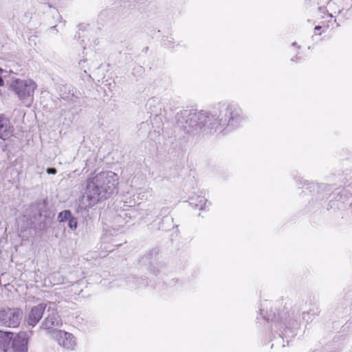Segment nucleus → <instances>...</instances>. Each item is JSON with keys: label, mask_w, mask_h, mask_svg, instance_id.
Here are the masks:
<instances>
[{"label": "nucleus", "mask_w": 352, "mask_h": 352, "mask_svg": "<svg viewBox=\"0 0 352 352\" xmlns=\"http://www.w3.org/2000/svg\"><path fill=\"white\" fill-rule=\"evenodd\" d=\"M72 217V213L69 210H64L58 214V219L60 222L68 221Z\"/></svg>", "instance_id": "14"}, {"label": "nucleus", "mask_w": 352, "mask_h": 352, "mask_svg": "<svg viewBox=\"0 0 352 352\" xmlns=\"http://www.w3.org/2000/svg\"><path fill=\"white\" fill-rule=\"evenodd\" d=\"M60 96H61L62 98H67V96L65 94H60Z\"/></svg>", "instance_id": "20"}, {"label": "nucleus", "mask_w": 352, "mask_h": 352, "mask_svg": "<svg viewBox=\"0 0 352 352\" xmlns=\"http://www.w3.org/2000/svg\"><path fill=\"white\" fill-rule=\"evenodd\" d=\"M14 133V126L11 124L10 120L4 115H0V138L7 140Z\"/></svg>", "instance_id": "12"}, {"label": "nucleus", "mask_w": 352, "mask_h": 352, "mask_svg": "<svg viewBox=\"0 0 352 352\" xmlns=\"http://www.w3.org/2000/svg\"><path fill=\"white\" fill-rule=\"evenodd\" d=\"M320 28H321V27L318 25V26H316L314 29H315V30H319Z\"/></svg>", "instance_id": "22"}, {"label": "nucleus", "mask_w": 352, "mask_h": 352, "mask_svg": "<svg viewBox=\"0 0 352 352\" xmlns=\"http://www.w3.org/2000/svg\"><path fill=\"white\" fill-rule=\"evenodd\" d=\"M46 315L43 321L41 324V327L44 329L51 331L52 332L56 330V327H60L62 324V320L56 309L54 308V305L52 302H48L47 309L45 311Z\"/></svg>", "instance_id": "7"}, {"label": "nucleus", "mask_w": 352, "mask_h": 352, "mask_svg": "<svg viewBox=\"0 0 352 352\" xmlns=\"http://www.w3.org/2000/svg\"><path fill=\"white\" fill-rule=\"evenodd\" d=\"M28 342L27 332L21 331L14 337L10 347L14 352H28Z\"/></svg>", "instance_id": "11"}, {"label": "nucleus", "mask_w": 352, "mask_h": 352, "mask_svg": "<svg viewBox=\"0 0 352 352\" xmlns=\"http://www.w3.org/2000/svg\"><path fill=\"white\" fill-rule=\"evenodd\" d=\"M77 213L83 217H86L89 215V211H77Z\"/></svg>", "instance_id": "18"}, {"label": "nucleus", "mask_w": 352, "mask_h": 352, "mask_svg": "<svg viewBox=\"0 0 352 352\" xmlns=\"http://www.w3.org/2000/svg\"><path fill=\"white\" fill-rule=\"evenodd\" d=\"M3 85V80L1 77H0V86H2Z\"/></svg>", "instance_id": "21"}, {"label": "nucleus", "mask_w": 352, "mask_h": 352, "mask_svg": "<svg viewBox=\"0 0 352 352\" xmlns=\"http://www.w3.org/2000/svg\"><path fill=\"white\" fill-rule=\"evenodd\" d=\"M46 172L48 174L55 175L57 173V170L54 168H47Z\"/></svg>", "instance_id": "17"}, {"label": "nucleus", "mask_w": 352, "mask_h": 352, "mask_svg": "<svg viewBox=\"0 0 352 352\" xmlns=\"http://www.w3.org/2000/svg\"><path fill=\"white\" fill-rule=\"evenodd\" d=\"M14 334L12 332L0 331V348L6 352L11 346Z\"/></svg>", "instance_id": "13"}, {"label": "nucleus", "mask_w": 352, "mask_h": 352, "mask_svg": "<svg viewBox=\"0 0 352 352\" xmlns=\"http://www.w3.org/2000/svg\"><path fill=\"white\" fill-rule=\"evenodd\" d=\"M53 337L59 345L67 349H72L75 346V340L72 333L61 330H54Z\"/></svg>", "instance_id": "10"}, {"label": "nucleus", "mask_w": 352, "mask_h": 352, "mask_svg": "<svg viewBox=\"0 0 352 352\" xmlns=\"http://www.w3.org/2000/svg\"><path fill=\"white\" fill-rule=\"evenodd\" d=\"M47 306V303H41L32 307L26 317L28 324L34 327L41 319L42 316L45 315Z\"/></svg>", "instance_id": "9"}, {"label": "nucleus", "mask_w": 352, "mask_h": 352, "mask_svg": "<svg viewBox=\"0 0 352 352\" xmlns=\"http://www.w3.org/2000/svg\"><path fill=\"white\" fill-rule=\"evenodd\" d=\"M77 224H78L77 219L73 217H72L68 220V226L69 227V228H71L72 230H75L77 228Z\"/></svg>", "instance_id": "15"}, {"label": "nucleus", "mask_w": 352, "mask_h": 352, "mask_svg": "<svg viewBox=\"0 0 352 352\" xmlns=\"http://www.w3.org/2000/svg\"><path fill=\"white\" fill-rule=\"evenodd\" d=\"M210 112L185 109L176 115V124L186 133L197 135L200 133H212L214 129L210 127V122L214 120Z\"/></svg>", "instance_id": "2"}, {"label": "nucleus", "mask_w": 352, "mask_h": 352, "mask_svg": "<svg viewBox=\"0 0 352 352\" xmlns=\"http://www.w3.org/2000/svg\"><path fill=\"white\" fill-rule=\"evenodd\" d=\"M202 201H204V204L203 205H201V206L200 209H201V210H205V209H206V200H205V199H203L202 200H201V201H200V202H201Z\"/></svg>", "instance_id": "19"}, {"label": "nucleus", "mask_w": 352, "mask_h": 352, "mask_svg": "<svg viewBox=\"0 0 352 352\" xmlns=\"http://www.w3.org/2000/svg\"><path fill=\"white\" fill-rule=\"evenodd\" d=\"M264 318L267 320H280L281 322L284 323L287 327H292L294 328H298V322H297V316L294 315V311L292 313L279 311L278 312L277 316L276 314H268L267 316H265Z\"/></svg>", "instance_id": "8"}, {"label": "nucleus", "mask_w": 352, "mask_h": 352, "mask_svg": "<svg viewBox=\"0 0 352 352\" xmlns=\"http://www.w3.org/2000/svg\"><path fill=\"white\" fill-rule=\"evenodd\" d=\"M306 314H309V313H305V312H304V313H303V316H305Z\"/></svg>", "instance_id": "24"}, {"label": "nucleus", "mask_w": 352, "mask_h": 352, "mask_svg": "<svg viewBox=\"0 0 352 352\" xmlns=\"http://www.w3.org/2000/svg\"><path fill=\"white\" fill-rule=\"evenodd\" d=\"M292 45L296 46V42H294V43H292Z\"/></svg>", "instance_id": "23"}, {"label": "nucleus", "mask_w": 352, "mask_h": 352, "mask_svg": "<svg viewBox=\"0 0 352 352\" xmlns=\"http://www.w3.org/2000/svg\"><path fill=\"white\" fill-rule=\"evenodd\" d=\"M211 113L214 119L212 120L213 122H210V127H213L214 132L228 125H236L245 118L241 109L236 104H229L226 107L222 105L219 114L216 111Z\"/></svg>", "instance_id": "3"}, {"label": "nucleus", "mask_w": 352, "mask_h": 352, "mask_svg": "<svg viewBox=\"0 0 352 352\" xmlns=\"http://www.w3.org/2000/svg\"><path fill=\"white\" fill-rule=\"evenodd\" d=\"M118 184V176L112 171H104L89 177L79 208L85 210L94 206L100 200L107 199L113 193Z\"/></svg>", "instance_id": "1"}, {"label": "nucleus", "mask_w": 352, "mask_h": 352, "mask_svg": "<svg viewBox=\"0 0 352 352\" xmlns=\"http://www.w3.org/2000/svg\"><path fill=\"white\" fill-rule=\"evenodd\" d=\"M23 313L19 308L0 309V325L8 327H17L23 318Z\"/></svg>", "instance_id": "5"}, {"label": "nucleus", "mask_w": 352, "mask_h": 352, "mask_svg": "<svg viewBox=\"0 0 352 352\" xmlns=\"http://www.w3.org/2000/svg\"><path fill=\"white\" fill-rule=\"evenodd\" d=\"M136 211H135L134 209H132L129 212H122V214H120V218L125 219L126 217L131 218L132 214H135Z\"/></svg>", "instance_id": "16"}, {"label": "nucleus", "mask_w": 352, "mask_h": 352, "mask_svg": "<svg viewBox=\"0 0 352 352\" xmlns=\"http://www.w3.org/2000/svg\"><path fill=\"white\" fill-rule=\"evenodd\" d=\"M37 85L36 82L30 79L14 80L10 85V89L17 96L19 99L25 104L26 107H30L33 102L34 94Z\"/></svg>", "instance_id": "4"}, {"label": "nucleus", "mask_w": 352, "mask_h": 352, "mask_svg": "<svg viewBox=\"0 0 352 352\" xmlns=\"http://www.w3.org/2000/svg\"><path fill=\"white\" fill-rule=\"evenodd\" d=\"M33 211L36 212L33 215L34 228L38 230H45L52 222V217L45 210V206L43 203H36L32 206Z\"/></svg>", "instance_id": "6"}]
</instances>
